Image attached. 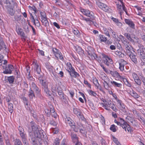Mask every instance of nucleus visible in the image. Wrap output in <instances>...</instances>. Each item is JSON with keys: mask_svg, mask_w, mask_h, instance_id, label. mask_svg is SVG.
<instances>
[{"mask_svg": "<svg viewBox=\"0 0 145 145\" xmlns=\"http://www.w3.org/2000/svg\"><path fill=\"white\" fill-rule=\"evenodd\" d=\"M33 87L34 91L37 94H39V93L40 91L38 88L37 87L36 85L35 84H34Z\"/></svg>", "mask_w": 145, "mask_h": 145, "instance_id": "79ce46f5", "label": "nucleus"}, {"mask_svg": "<svg viewBox=\"0 0 145 145\" xmlns=\"http://www.w3.org/2000/svg\"><path fill=\"white\" fill-rule=\"evenodd\" d=\"M96 4L101 8L104 11L106 12L108 10V7L106 5L99 1H96Z\"/></svg>", "mask_w": 145, "mask_h": 145, "instance_id": "9d476101", "label": "nucleus"}, {"mask_svg": "<svg viewBox=\"0 0 145 145\" xmlns=\"http://www.w3.org/2000/svg\"><path fill=\"white\" fill-rule=\"evenodd\" d=\"M118 120L119 121L121 124L126 123V122L123 118H119L118 119Z\"/></svg>", "mask_w": 145, "mask_h": 145, "instance_id": "c03bdc74", "label": "nucleus"}, {"mask_svg": "<svg viewBox=\"0 0 145 145\" xmlns=\"http://www.w3.org/2000/svg\"><path fill=\"white\" fill-rule=\"evenodd\" d=\"M40 20L43 25L45 26V12L44 11H41L40 12Z\"/></svg>", "mask_w": 145, "mask_h": 145, "instance_id": "4468645a", "label": "nucleus"}, {"mask_svg": "<svg viewBox=\"0 0 145 145\" xmlns=\"http://www.w3.org/2000/svg\"><path fill=\"white\" fill-rule=\"evenodd\" d=\"M124 46L128 54L132 53L131 52L132 47L129 43L124 45Z\"/></svg>", "mask_w": 145, "mask_h": 145, "instance_id": "412c9836", "label": "nucleus"}, {"mask_svg": "<svg viewBox=\"0 0 145 145\" xmlns=\"http://www.w3.org/2000/svg\"><path fill=\"white\" fill-rule=\"evenodd\" d=\"M15 6L12 7H6L8 13L11 16L14 15L15 11L14 9Z\"/></svg>", "mask_w": 145, "mask_h": 145, "instance_id": "f3484780", "label": "nucleus"}, {"mask_svg": "<svg viewBox=\"0 0 145 145\" xmlns=\"http://www.w3.org/2000/svg\"><path fill=\"white\" fill-rule=\"evenodd\" d=\"M93 81L94 84H95L96 86H97L98 84H99L98 80L96 78H93Z\"/></svg>", "mask_w": 145, "mask_h": 145, "instance_id": "de8ad7c7", "label": "nucleus"}, {"mask_svg": "<svg viewBox=\"0 0 145 145\" xmlns=\"http://www.w3.org/2000/svg\"><path fill=\"white\" fill-rule=\"evenodd\" d=\"M73 32L74 34L77 37H79L80 35V32L77 29H75L73 30Z\"/></svg>", "mask_w": 145, "mask_h": 145, "instance_id": "f704fd0d", "label": "nucleus"}, {"mask_svg": "<svg viewBox=\"0 0 145 145\" xmlns=\"http://www.w3.org/2000/svg\"><path fill=\"white\" fill-rule=\"evenodd\" d=\"M6 7L17 6V4L14 0H6Z\"/></svg>", "mask_w": 145, "mask_h": 145, "instance_id": "9b49d317", "label": "nucleus"}, {"mask_svg": "<svg viewBox=\"0 0 145 145\" xmlns=\"http://www.w3.org/2000/svg\"><path fill=\"white\" fill-rule=\"evenodd\" d=\"M105 102H106L105 105H111V104L112 103V102L110 100H105Z\"/></svg>", "mask_w": 145, "mask_h": 145, "instance_id": "5fc2aeb1", "label": "nucleus"}, {"mask_svg": "<svg viewBox=\"0 0 145 145\" xmlns=\"http://www.w3.org/2000/svg\"><path fill=\"white\" fill-rule=\"evenodd\" d=\"M21 140L23 142L27 141V136L25 132L20 134Z\"/></svg>", "mask_w": 145, "mask_h": 145, "instance_id": "4be33fe9", "label": "nucleus"}, {"mask_svg": "<svg viewBox=\"0 0 145 145\" xmlns=\"http://www.w3.org/2000/svg\"><path fill=\"white\" fill-rule=\"evenodd\" d=\"M99 37L100 39L101 42H105L107 40L106 37H105L103 35H99Z\"/></svg>", "mask_w": 145, "mask_h": 145, "instance_id": "72a5a7b5", "label": "nucleus"}, {"mask_svg": "<svg viewBox=\"0 0 145 145\" xmlns=\"http://www.w3.org/2000/svg\"><path fill=\"white\" fill-rule=\"evenodd\" d=\"M16 31L18 35H20L22 38L24 39H25L26 37L25 36V34L23 31L22 29L19 28H18V29L16 28Z\"/></svg>", "mask_w": 145, "mask_h": 145, "instance_id": "a211bd4d", "label": "nucleus"}, {"mask_svg": "<svg viewBox=\"0 0 145 145\" xmlns=\"http://www.w3.org/2000/svg\"><path fill=\"white\" fill-rule=\"evenodd\" d=\"M140 79L142 82H143V85L145 87V78L143 76H141L140 77Z\"/></svg>", "mask_w": 145, "mask_h": 145, "instance_id": "13d9d810", "label": "nucleus"}, {"mask_svg": "<svg viewBox=\"0 0 145 145\" xmlns=\"http://www.w3.org/2000/svg\"><path fill=\"white\" fill-rule=\"evenodd\" d=\"M122 6L121 4L119 5L118 4L117 5V8L119 12V13L121 15L122 12V9H121Z\"/></svg>", "mask_w": 145, "mask_h": 145, "instance_id": "a19ab883", "label": "nucleus"}, {"mask_svg": "<svg viewBox=\"0 0 145 145\" xmlns=\"http://www.w3.org/2000/svg\"><path fill=\"white\" fill-rule=\"evenodd\" d=\"M61 54L59 53L58 52L56 54H55V56L57 59H59L61 60L63 59V57L62 56Z\"/></svg>", "mask_w": 145, "mask_h": 145, "instance_id": "7c9ffc66", "label": "nucleus"}, {"mask_svg": "<svg viewBox=\"0 0 145 145\" xmlns=\"http://www.w3.org/2000/svg\"><path fill=\"white\" fill-rule=\"evenodd\" d=\"M112 85L115 87H121L122 86V84L120 83H118L114 81H110Z\"/></svg>", "mask_w": 145, "mask_h": 145, "instance_id": "bb28decb", "label": "nucleus"}, {"mask_svg": "<svg viewBox=\"0 0 145 145\" xmlns=\"http://www.w3.org/2000/svg\"><path fill=\"white\" fill-rule=\"evenodd\" d=\"M129 55L130 58L131 60L135 63L136 64L137 63L138 61L136 57V56L132 53H131L130 54H128Z\"/></svg>", "mask_w": 145, "mask_h": 145, "instance_id": "aec40b11", "label": "nucleus"}, {"mask_svg": "<svg viewBox=\"0 0 145 145\" xmlns=\"http://www.w3.org/2000/svg\"><path fill=\"white\" fill-rule=\"evenodd\" d=\"M58 93L59 95V97L61 96L62 97V96L64 94L62 90H60L59 91H58Z\"/></svg>", "mask_w": 145, "mask_h": 145, "instance_id": "bf43d9fd", "label": "nucleus"}, {"mask_svg": "<svg viewBox=\"0 0 145 145\" xmlns=\"http://www.w3.org/2000/svg\"><path fill=\"white\" fill-rule=\"evenodd\" d=\"M3 68L5 70L3 71V73L5 74H11L13 70L14 67L11 64H9L7 66L6 65L2 66Z\"/></svg>", "mask_w": 145, "mask_h": 145, "instance_id": "39448f33", "label": "nucleus"}, {"mask_svg": "<svg viewBox=\"0 0 145 145\" xmlns=\"http://www.w3.org/2000/svg\"><path fill=\"white\" fill-rule=\"evenodd\" d=\"M3 56L0 54V65H2V62L3 61Z\"/></svg>", "mask_w": 145, "mask_h": 145, "instance_id": "e2e57ef3", "label": "nucleus"}, {"mask_svg": "<svg viewBox=\"0 0 145 145\" xmlns=\"http://www.w3.org/2000/svg\"><path fill=\"white\" fill-rule=\"evenodd\" d=\"M18 129L19 132V134L24 132V129L21 127L19 126Z\"/></svg>", "mask_w": 145, "mask_h": 145, "instance_id": "3c124183", "label": "nucleus"}, {"mask_svg": "<svg viewBox=\"0 0 145 145\" xmlns=\"http://www.w3.org/2000/svg\"><path fill=\"white\" fill-rule=\"evenodd\" d=\"M28 96L30 99H32L33 97H35V95L33 91L32 90L31 88H30Z\"/></svg>", "mask_w": 145, "mask_h": 145, "instance_id": "a878e982", "label": "nucleus"}, {"mask_svg": "<svg viewBox=\"0 0 145 145\" xmlns=\"http://www.w3.org/2000/svg\"><path fill=\"white\" fill-rule=\"evenodd\" d=\"M125 23L128 24L131 28L133 29H135V25L131 20L128 19H125Z\"/></svg>", "mask_w": 145, "mask_h": 145, "instance_id": "2eb2a0df", "label": "nucleus"}, {"mask_svg": "<svg viewBox=\"0 0 145 145\" xmlns=\"http://www.w3.org/2000/svg\"><path fill=\"white\" fill-rule=\"evenodd\" d=\"M140 59L142 61L140 64L142 66L144 65L145 63V56L140 57Z\"/></svg>", "mask_w": 145, "mask_h": 145, "instance_id": "ea45409f", "label": "nucleus"}, {"mask_svg": "<svg viewBox=\"0 0 145 145\" xmlns=\"http://www.w3.org/2000/svg\"><path fill=\"white\" fill-rule=\"evenodd\" d=\"M124 35L125 36L127 39H128L129 40H130L131 42H132L134 41L135 42H137V41H133V39H132L130 34L128 33H125L124 34Z\"/></svg>", "mask_w": 145, "mask_h": 145, "instance_id": "393cba45", "label": "nucleus"}, {"mask_svg": "<svg viewBox=\"0 0 145 145\" xmlns=\"http://www.w3.org/2000/svg\"><path fill=\"white\" fill-rule=\"evenodd\" d=\"M52 107H50L49 109L47 110V112L46 111V114H47V116L49 117L51 113L52 116L55 118H56L57 116V115L56 113L55 112L54 108H52V106H51Z\"/></svg>", "mask_w": 145, "mask_h": 145, "instance_id": "423d86ee", "label": "nucleus"}, {"mask_svg": "<svg viewBox=\"0 0 145 145\" xmlns=\"http://www.w3.org/2000/svg\"><path fill=\"white\" fill-rule=\"evenodd\" d=\"M132 76L133 77L134 80L139 78V77L138 75L135 72H133L132 73Z\"/></svg>", "mask_w": 145, "mask_h": 145, "instance_id": "09e8293b", "label": "nucleus"}, {"mask_svg": "<svg viewBox=\"0 0 145 145\" xmlns=\"http://www.w3.org/2000/svg\"><path fill=\"white\" fill-rule=\"evenodd\" d=\"M4 48L6 49V45L4 42L3 41H1L0 42V51L1 49H4Z\"/></svg>", "mask_w": 145, "mask_h": 145, "instance_id": "2f4dec72", "label": "nucleus"}, {"mask_svg": "<svg viewBox=\"0 0 145 145\" xmlns=\"http://www.w3.org/2000/svg\"><path fill=\"white\" fill-rule=\"evenodd\" d=\"M88 93L90 95L94 97H96L97 95V93L93 91L92 90H88Z\"/></svg>", "mask_w": 145, "mask_h": 145, "instance_id": "58836bf2", "label": "nucleus"}, {"mask_svg": "<svg viewBox=\"0 0 145 145\" xmlns=\"http://www.w3.org/2000/svg\"><path fill=\"white\" fill-rule=\"evenodd\" d=\"M102 104L103 105L102 106L104 107L106 110H110V109L109 108H108L106 107V106H107V105H105V104H103V103H102Z\"/></svg>", "mask_w": 145, "mask_h": 145, "instance_id": "680f3d73", "label": "nucleus"}, {"mask_svg": "<svg viewBox=\"0 0 145 145\" xmlns=\"http://www.w3.org/2000/svg\"><path fill=\"white\" fill-rule=\"evenodd\" d=\"M33 64L34 66V70L37 74V76L38 78V79L43 88H44V91H45V80L44 75L40 74L41 71V69L37 62H34Z\"/></svg>", "mask_w": 145, "mask_h": 145, "instance_id": "f03ea898", "label": "nucleus"}, {"mask_svg": "<svg viewBox=\"0 0 145 145\" xmlns=\"http://www.w3.org/2000/svg\"><path fill=\"white\" fill-rule=\"evenodd\" d=\"M29 135L30 137L31 140V143L33 145H38L37 144V141H38L40 144H42V142H41V140H42V138L45 139V137H44V135L42 133V135H41V137L39 138H38L36 137H35L33 135V133L32 132L29 131Z\"/></svg>", "mask_w": 145, "mask_h": 145, "instance_id": "7ed1b4c3", "label": "nucleus"}, {"mask_svg": "<svg viewBox=\"0 0 145 145\" xmlns=\"http://www.w3.org/2000/svg\"><path fill=\"white\" fill-rule=\"evenodd\" d=\"M138 46L139 49L137 50L138 53L140 55L141 57L145 56V48L140 43H138Z\"/></svg>", "mask_w": 145, "mask_h": 145, "instance_id": "0eeeda50", "label": "nucleus"}, {"mask_svg": "<svg viewBox=\"0 0 145 145\" xmlns=\"http://www.w3.org/2000/svg\"><path fill=\"white\" fill-rule=\"evenodd\" d=\"M135 82L136 83L138 86H140L141 84V79H140L139 78H138V79H137L136 80H134Z\"/></svg>", "mask_w": 145, "mask_h": 145, "instance_id": "a18cd8bd", "label": "nucleus"}, {"mask_svg": "<svg viewBox=\"0 0 145 145\" xmlns=\"http://www.w3.org/2000/svg\"><path fill=\"white\" fill-rule=\"evenodd\" d=\"M5 143L6 145H12L10 143V140L9 139L7 138L5 139Z\"/></svg>", "mask_w": 145, "mask_h": 145, "instance_id": "6e6d98bb", "label": "nucleus"}, {"mask_svg": "<svg viewBox=\"0 0 145 145\" xmlns=\"http://www.w3.org/2000/svg\"><path fill=\"white\" fill-rule=\"evenodd\" d=\"M21 15L16 14L14 17L15 20L17 21H20L21 20Z\"/></svg>", "mask_w": 145, "mask_h": 145, "instance_id": "c9c22d12", "label": "nucleus"}, {"mask_svg": "<svg viewBox=\"0 0 145 145\" xmlns=\"http://www.w3.org/2000/svg\"><path fill=\"white\" fill-rule=\"evenodd\" d=\"M123 80L124 84L129 87H131V84L130 83L126 78H123Z\"/></svg>", "mask_w": 145, "mask_h": 145, "instance_id": "cd10ccee", "label": "nucleus"}, {"mask_svg": "<svg viewBox=\"0 0 145 145\" xmlns=\"http://www.w3.org/2000/svg\"><path fill=\"white\" fill-rule=\"evenodd\" d=\"M111 19L113 20V21L116 23L118 26H121L122 24L116 18H114L112 17Z\"/></svg>", "mask_w": 145, "mask_h": 145, "instance_id": "c756f323", "label": "nucleus"}, {"mask_svg": "<svg viewBox=\"0 0 145 145\" xmlns=\"http://www.w3.org/2000/svg\"><path fill=\"white\" fill-rule=\"evenodd\" d=\"M7 79L10 84H12L14 81V77L13 76H8Z\"/></svg>", "mask_w": 145, "mask_h": 145, "instance_id": "b1692460", "label": "nucleus"}, {"mask_svg": "<svg viewBox=\"0 0 145 145\" xmlns=\"http://www.w3.org/2000/svg\"><path fill=\"white\" fill-rule=\"evenodd\" d=\"M50 124L51 125H52L53 126H56L57 125L56 123L54 121H51L50 123Z\"/></svg>", "mask_w": 145, "mask_h": 145, "instance_id": "338daca9", "label": "nucleus"}, {"mask_svg": "<svg viewBox=\"0 0 145 145\" xmlns=\"http://www.w3.org/2000/svg\"><path fill=\"white\" fill-rule=\"evenodd\" d=\"M117 127L115 126L113 124L111 125L110 128V129L114 132H116L117 130L116 128Z\"/></svg>", "mask_w": 145, "mask_h": 145, "instance_id": "473e14b6", "label": "nucleus"}, {"mask_svg": "<svg viewBox=\"0 0 145 145\" xmlns=\"http://www.w3.org/2000/svg\"><path fill=\"white\" fill-rule=\"evenodd\" d=\"M58 132V129L57 128H53V133L54 134H56Z\"/></svg>", "mask_w": 145, "mask_h": 145, "instance_id": "4d7b16f0", "label": "nucleus"}, {"mask_svg": "<svg viewBox=\"0 0 145 145\" xmlns=\"http://www.w3.org/2000/svg\"><path fill=\"white\" fill-rule=\"evenodd\" d=\"M67 70L69 71L72 69L74 68L72 67L71 64L70 63H67Z\"/></svg>", "mask_w": 145, "mask_h": 145, "instance_id": "4c0bfd02", "label": "nucleus"}, {"mask_svg": "<svg viewBox=\"0 0 145 145\" xmlns=\"http://www.w3.org/2000/svg\"><path fill=\"white\" fill-rule=\"evenodd\" d=\"M71 127L75 132H77L78 131V128L77 126H76V125L73 124L72 125H71Z\"/></svg>", "mask_w": 145, "mask_h": 145, "instance_id": "8fccbe9b", "label": "nucleus"}, {"mask_svg": "<svg viewBox=\"0 0 145 145\" xmlns=\"http://www.w3.org/2000/svg\"><path fill=\"white\" fill-rule=\"evenodd\" d=\"M113 75H115L117 76H119L120 77H121V76L120 75L119 73L117 71H115L114 72H113Z\"/></svg>", "mask_w": 145, "mask_h": 145, "instance_id": "052dcab7", "label": "nucleus"}, {"mask_svg": "<svg viewBox=\"0 0 145 145\" xmlns=\"http://www.w3.org/2000/svg\"><path fill=\"white\" fill-rule=\"evenodd\" d=\"M104 63L107 66H109L110 64H113L112 59L108 56L105 55H103Z\"/></svg>", "mask_w": 145, "mask_h": 145, "instance_id": "6e6552de", "label": "nucleus"}, {"mask_svg": "<svg viewBox=\"0 0 145 145\" xmlns=\"http://www.w3.org/2000/svg\"><path fill=\"white\" fill-rule=\"evenodd\" d=\"M54 145H59V140L58 139L56 140L54 142Z\"/></svg>", "mask_w": 145, "mask_h": 145, "instance_id": "774afa93", "label": "nucleus"}, {"mask_svg": "<svg viewBox=\"0 0 145 145\" xmlns=\"http://www.w3.org/2000/svg\"><path fill=\"white\" fill-rule=\"evenodd\" d=\"M127 64V62L124 60L123 59H120L119 62V69L121 71H124V70L125 65Z\"/></svg>", "mask_w": 145, "mask_h": 145, "instance_id": "f8f14e48", "label": "nucleus"}, {"mask_svg": "<svg viewBox=\"0 0 145 145\" xmlns=\"http://www.w3.org/2000/svg\"><path fill=\"white\" fill-rule=\"evenodd\" d=\"M127 123H125L123 124H121L120 126L122 128L125 130L126 131L127 127Z\"/></svg>", "mask_w": 145, "mask_h": 145, "instance_id": "603ef678", "label": "nucleus"}, {"mask_svg": "<svg viewBox=\"0 0 145 145\" xmlns=\"http://www.w3.org/2000/svg\"><path fill=\"white\" fill-rule=\"evenodd\" d=\"M68 71L71 76L72 77L76 78L77 76H80L79 74L75 71L74 68L70 71L68 70Z\"/></svg>", "mask_w": 145, "mask_h": 145, "instance_id": "dca6fc26", "label": "nucleus"}, {"mask_svg": "<svg viewBox=\"0 0 145 145\" xmlns=\"http://www.w3.org/2000/svg\"><path fill=\"white\" fill-rule=\"evenodd\" d=\"M98 61L101 62V59L100 57H98L97 55L95 56V59Z\"/></svg>", "mask_w": 145, "mask_h": 145, "instance_id": "69168bd1", "label": "nucleus"}, {"mask_svg": "<svg viewBox=\"0 0 145 145\" xmlns=\"http://www.w3.org/2000/svg\"><path fill=\"white\" fill-rule=\"evenodd\" d=\"M131 95L135 98H138L139 97V95L135 92H133L131 94Z\"/></svg>", "mask_w": 145, "mask_h": 145, "instance_id": "37998d69", "label": "nucleus"}, {"mask_svg": "<svg viewBox=\"0 0 145 145\" xmlns=\"http://www.w3.org/2000/svg\"><path fill=\"white\" fill-rule=\"evenodd\" d=\"M8 108L9 112L11 113H12L14 110V108L13 105L12 103H8Z\"/></svg>", "mask_w": 145, "mask_h": 145, "instance_id": "5701e85b", "label": "nucleus"}, {"mask_svg": "<svg viewBox=\"0 0 145 145\" xmlns=\"http://www.w3.org/2000/svg\"><path fill=\"white\" fill-rule=\"evenodd\" d=\"M66 121L67 123L69 124L71 126V125L73 124V121L70 118H67Z\"/></svg>", "mask_w": 145, "mask_h": 145, "instance_id": "e433bc0d", "label": "nucleus"}, {"mask_svg": "<svg viewBox=\"0 0 145 145\" xmlns=\"http://www.w3.org/2000/svg\"><path fill=\"white\" fill-rule=\"evenodd\" d=\"M61 100L64 102H65L66 100V96L64 94L62 96V97L61 96L60 97Z\"/></svg>", "mask_w": 145, "mask_h": 145, "instance_id": "864d4df0", "label": "nucleus"}, {"mask_svg": "<svg viewBox=\"0 0 145 145\" xmlns=\"http://www.w3.org/2000/svg\"><path fill=\"white\" fill-rule=\"evenodd\" d=\"M103 79L104 80V82L103 84L104 85V86L106 89H108L109 87L108 83L109 81V78L105 76H104L103 77Z\"/></svg>", "mask_w": 145, "mask_h": 145, "instance_id": "ddd939ff", "label": "nucleus"}, {"mask_svg": "<svg viewBox=\"0 0 145 145\" xmlns=\"http://www.w3.org/2000/svg\"><path fill=\"white\" fill-rule=\"evenodd\" d=\"M73 111L74 113L76 114L79 118H80L82 120H84V117L80 109L76 108H74Z\"/></svg>", "mask_w": 145, "mask_h": 145, "instance_id": "1a4fd4ad", "label": "nucleus"}, {"mask_svg": "<svg viewBox=\"0 0 145 145\" xmlns=\"http://www.w3.org/2000/svg\"><path fill=\"white\" fill-rule=\"evenodd\" d=\"M38 50L39 51V53L41 55L43 56H44V52L42 50H40L39 49H38Z\"/></svg>", "mask_w": 145, "mask_h": 145, "instance_id": "0e129e2a", "label": "nucleus"}, {"mask_svg": "<svg viewBox=\"0 0 145 145\" xmlns=\"http://www.w3.org/2000/svg\"><path fill=\"white\" fill-rule=\"evenodd\" d=\"M81 11L84 15L88 17L86 18L82 16V19L86 21L89 25H94L96 26V22L93 21L95 20V17L93 16V13L88 10L85 9H82Z\"/></svg>", "mask_w": 145, "mask_h": 145, "instance_id": "f257e3e1", "label": "nucleus"}, {"mask_svg": "<svg viewBox=\"0 0 145 145\" xmlns=\"http://www.w3.org/2000/svg\"><path fill=\"white\" fill-rule=\"evenodd\" d=\"M113 141L117 145H120V144L119 142L118 141V140L114 137H113Z\"/></svg>", "mask_w": 145, "mask_h": 145, "instance_id": "49530a36", "label": "nucleus"}, {"mask_svg": "<svg viewBox=\"0 0 145 145\" xmlns=\"http://www.w3.org/2000/svg\"><path fill=\"white\" fill-rule=\"evenodd\" d=\"M71 138L72 142L75 143L77 142L79 140L78 137L77 136V135L74 133H72L71 134Z\"/></svg>", "mask_w": 145, "mask_h": 145, "instance_id": "6ab92c4d", "label": "nucleus"}, {"mask_svg": "<svg viewBox=\"0 0 145 145\" xmlns=\"http://www.w3.org/2000/svg\"><path fill=\"white\" fill-rule=\"evenodd\" d=\"M14 145H23L21 140L19 139L16 138L14 140Z\"/></svg>", "mask_w": 145, "mask_h": 145, "instance_id": "c85d7f7f", "label": "nucleus"}, {"mask_svg": "<svg viewBox=\"0 0 145 145\" xmlns=\"http://www.w3.org/2000/svg\"><path fill=\"white\" fill-rule=\"evenodd\" d=\"M30 126L32 130V132L33 133V135L35 137L37 138H39L41 137V135H42V133L41 134L40 132H39V130L37 125L36 123L33 121H31L30 122ZM30 131L29 130V131Z\"/></svg>", "mask_w": 145, "mask_h": 145, "instance_id": "20e7f679", "label": "nucleus"}]
</instances>
